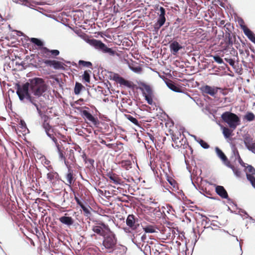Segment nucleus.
Instances as JSON below:
<instances>
[{"label":"nucleus","instance_id":"7ed1b4c3","mask_svg":"<svg viewBox=\"0 0 255 255\" xmlns=\"http://www.w3.org/2000/svg\"><path fill=\"white\" fill-rule=\"evenodd\" d=\"M15 89L16 90V94L21 101L23 100L24 98H26L36 108V106H39V105L36 103L35 99L32 97L30 93L29 81L22 85L18 83L16 84Z\"/></svg>","mask_w":255,"mask_h":255},{"label":"nucleus","instance_id":"5fc2aeb1","mask_svg":"<svg viewBox=\"0 0 255 255\" xmlns=\"http://www.w3.org/2000/svg\"><path fill=\"white\" fill-rule=\"evenodd\" d=\"M75 200L76 201V203L78 205H79L80 207L83 205V203L80 201V200L78 198V197H77L76 195H75Z\"/></svg>","mask_w":255,"mask_h":255},{"label":"nucleus","instance_id":"8fccbe9b","mask_svg":"<svg viewBox=\"0 0 255 255\" xmlns=\"http://www.w3.org/2000/svg\"><path fill=\"white\" fill-rule=\"evenodd\" d=\"M225 21L224 20H221L219 21V23L217 24L219 26H224L226 28V27H228L229 26H230L231 24L230 23H226L225 24Z\"/></svg>","mask_w":255,"mask_h":255},{"label":"nucleus","instance_id":"0eeeda50","mask_svg":"<svg viewBox=\"0 0 255 255\" xmlns=\"http://www.w3.org/2000/svg\"><path fill=\"white\" fill-rule=\"evenodd\" d=\"M103 241V245L109 250L110 253L115 249L117 243V239L115 235L111 231L109 232L105 236Z\"/></svg>","mask_w":255,"mask_h":255},{"label":"nucleus","instance_id":"ddd939ff","mask_svg":"<svg viewBox=\"0 0 255 255\" xmlns=\"http://www.w3.org/2000/svg\"><path fill=\"white\" fill-rule=\"evenodd\" d=\"M218 89H220V88L211 87L207 85H203L200 88L203 94H208L213 97L217 93Z\"/></svg>","mask_w":255,"mask_h":255},{"label":"nucleus","instance_id":"dca6fc26","mask_svg":"<svg viewBox=\"0 0 255 255\" xmlns=\"http://www.w3.org/2000/svg\"><path fill=\"white\" fill-rule=\"evenodd\" d=\"M113 80L121 85H124L128 88L132 87L131 82L125 80L124 78L121 77L118 74L115 73L113 77Z\"/></svg>","mask_w":255,"mask_h":255},{"label":"nucleus","instance_id":"f257e3e1","mask_svg":"<svg viewBox=\"0 0 255 255\" xmlns=\"http://www.w3.org/2000/svg\"><path fill=\"white\" fill-rule=\"evenodd\" d=\"M30 93L37 104L41 102L40 97L44 96V93L47 90L48 86L44 80L41 78L35 77L29 79Z\"/></svg>","mask_w":255,"mask_h":255},{"label":"nucleus","instance_id":"a18cd8bd","mask_svg":"<svg viewBox=\"0 0 255 255\" xmlns=\"http://www.w3.org/2000/svg\"><path fill=\"white\" fill-rule=\"evenodd\" d=\"M199 143H200L201 146L204 148L207 149L209 147V144L202 139H200V141H199Z\"/></svg>","mask_w":255,"mask_h":255},{"label":"nucleus","instance_id":"5701e85b","mask_svg":"<svg viewBox=\"0 0 255 255\" xmlns=\"http://www.w3.org/2000/svg\"><path fill=\"white\" fill-rule=\"evenodd\" d=\"M241 27L245 34L251 41L255 43V35L254 33L245 25H241Z\"/></svg>","mask_w":255,"mask_h":255},{"label":"nucleus","instance_id":"ea45409f","mask_svg":"<svg viewBox=\"0 0 255 255\" xmlns=\"http://www.w3.org/2000/svg\"><path fill=\"white\" fill-rule=\"evenodd\" d=\"M86 164H87V167L88 168H91L94 166V160L92 158H88L85 161Z\"/></svg>","mask_w":255,"mask_h":255},{"label":"nucleus","instance_id":"4d7b16f0","mask_svg":"<svg viewBox=\"0 0 255 255\" xmlns=\"http://www.w3.org/2000/svg\"><path fill=\"white\" fill-rule=\"evenodd\" d=\"M220 92L223 95H226L228 93L226 89H223L220 88Z\"/></svg>","mask_w":255,"mask_h":255},{"label":"nucleus","instance_id":"13d9d810","mask_svg":"<svg viewBox=\"0 0 255 255\" xmlns=\"http://www.w3.org/2000/svg\"><path fill=\"white\" fill-rule=\"evenodd\" d=\"M74 149L75 150L79 152H81V148L79 145H76L74 147Z\"/></svg>","mask_w":255,"mask_h":255},{"label":"nucleus","instance_id":"603ef678","mask_svg":"<svg viewBox=\"0 0 255 255\" xmlns=\"http://www.w3.org/2000/svg\"><path fill=\"white\" fill-rule=\"evenodd\" d=\"M225 60L228 62L231 66H234L235 65V61L231 58H225Z\"/></svg>","mask_w":255,"mask_h":255},{"label":"nucleus","instance_id":"412c9836","mask_svg":"<svg viewBox=\"0 0 255 255\" xmlns=\"http://www.w3.org/2000/svg\"><path fill=\"white\" fill-rule=\"evenodd\" d=\"M67 214L65 216L61 217L59 220L63 224L70 227L73 225L74 223V219L71 217L67 216Z\"/></svg>","mask_w":255,"mask_h":255},{"label":"nucleus","instance_id":"f8f14e48","mask_svg":"<svg viewBox=\"0 0 255 255\" xmlns=\"http://www.w3.org/2000/svg\"><path fill=\"white\" fill-rule=\"evenodd\" d=\"M43 62L47 66L52 67L54 69H64L65 64L60 61L50 60V59H43Z\"/></svg>","mask_w":255,"mask_h":255},{"label":"nucleus","instance_id":"39448f33","mask_svg":"<svg viewBox=\"0 0 255 255\" xmlns=\"http://www.w3.org/2000/svg\"><path fill=\"white\" fill-rule=\"evenodd\" d=\"M172 139L176 147L178 148L183 147L184 149H188L191 151V154L193 152L192 147L189 145L186 138L184 134H182L180 131L176 130L173 131L171 133Z\"/></svg>","mask_w":255,"mask_h":255},{"label":"nucleus","instance_id":"de8ad7c7","mask_svg":"<svg viewBox=\"0 0 255 255\" xmlns=\"http://www.w3.org/2000/svg\"><path fill=\"white\" fill-rule=\"evenodd\" d=\"M169 184L173 186V188H176L177 187V184L176 182L172 178L168 179Z\"/></svg>","mask_w":255,"mask_h":255},{"label":"nucleus","instance_id":"c85d7f7f","mask_svg":"<svg viewBox=\"0 0 255 255\" xmlns=\"http://www.w3.org/2000/svg\"><path fill=\"white\" fill-rule=\"evenodd\" d=\"M255 119V115L251 112H248L243 117V120L247 122H252Z\"/></svg>","mask_w":255,"mask_h":255},{"label":"nucleus","instance_id":"1a4fd4ad","mask_svg":"<svg viewBox=\"0 0 255 255\" xmlns=\"http://www.w3.org/2000/svg\"><path fill=\"white\" fill-rule=\"evenodd\" d=\"M92 230L94 233L102 237L105 236L111 231L109 226L102 222L93 226Z\"/></svg>","mask_w":255,"mask_h":255},{"label":"nucleus","instance_id":"c9c22d12","mask_svg":"<svg viewBox=\"0 0 255 255\" xmlns=\"http://www.w3.org/2000/svg\"><path fill=\"white\" fill-rule=\"evenodd\" d=\"M216 152L218 156L222 160H227V157L223 152L218 147L216 148Z\"/></svg>","mask_w":255,"mask_h":255},{"label":"nucleus","instance_id":"e433bc0d","mask_svg":"<svg viewBox=\"0 0 255 255\" xmlns=\"http://www.w3.org/2000/svg\"><path fill=\"white\" fill-rule=\"evenodd\" d=\"M232 130L230 129L229 128L226 127H224L223 128V133L224 136L226 138H229L231 136L232 134Z\"/></svg>","mask_w":255,"mask_h":255},{"label":"nucleus","instance_id":"9b49d317","mask_svg":"<svg viewBox=\"0 0 255 255\" xmlns=\"http://www.w3.org/2000/svg\"><path fill=\"white\" fill-rule=\"evenodd\" d=\"M57 150L58 153L59 158L61 161H64L67 167H68L69 162L67 160L65 156L66 151L68 150L66 145L64 146L61 143L56 146Z\"/></svg>","mask_w":255,"mask_h":255},{"label":"nucleus","instance_id":"338daca9","mask_svg":"<svg viewBox=\"0 0 255 255\" xmlns=\"http://www.w3.org/2000/svg\"><path fill=\"white\" fill-rule=\"evenodd\" d=\"M101 143L102 144H105V145H106V144H107L106 141L104 140H102V141H101Z\"/></svg>","mask_w":255,"mask_h":255},{"label":"nucleus","instance_id":"a19ab883","mask_svg":"<svg viewBox=\"0 0 255 255\" xmlns=\"http://www.w3.org/2000/svg\"><path fill=\"white\" fill-rule=\"evenodd\" d=\"M54 142L55 146H56L58 144H60L61 142H58L57 138L55 137V133L54 132L48 136Z\"/></svg>","mask_w":255,"mask_h":255},{"label":"nucleus","instance_id":"423d86ee","mask_svg":"<svg viewBox=\"0 0 255 255\" xmlns=\"http://www.w3.org/2000/svg\"><path fill=\"white\" fill-rule=\"evenodd\" d=\"M221 118L223 121L227 123L229 127L233 129H235L237 126L240 124V119L235 114L230 112L224 113Z\"/></svg>","mask_w":255,"mask_h":255},{"label":"nucleus","instance_id":"79ce46f5","mask_svg":"<svg viewBox=\"0 0 255 255\" xmlns=\"http://www.w3.org/2000/svg\"><path fill=\"white\" fill-rule=\"evenodd\" d=\"M46 134L49 136L51 133L54 132V128L52 126H50L49 127H46V128H44Z\"/></svg>","mask_w":255,"mask_h":255},{"label":"nucleus","instance_id":"6ab92c4d","mask_svg":"<svg viewBox=\"0 0 255 255\" xmlns=\"http://www.w3.org/2000/svg\"><path fill=\"white\" fill-rule=\"evenodd\" d=\"M110 179V182L115 184H122L123 183L122 179L117 174L113 172H109L107 174Z\"/></svg>","mask_w":255,"mask_h":255},{"label":"nucleus","instance_id":"09e8293b","mask_svg":"<svg viewBox=\"0 0 255 255\" xmlns=\"http://www.w3.org/2000/svg\"><path fill=\"white\" fill-rule=\"evenodd\" d=\"M232 169L233 170L234 173H235V174L237 176H238V177H240L241 176V171L239 169L235 167L234 166V168H232Z\"/></svg>","mask_w":255,"mask_h":255},{"label":"nucleus","instance_id":"bf43d9fd","mask_svg":"<svg viewBox=\"0 0 255 255\" xmlns=\"http://www.w3.org/2000/svg\"><path fill=\"white\" fill-rule=\"evenodd\" d=\"M82 156V158L83 159L84 161H85L86 159H88V158L87 157V155L85 153V152H83L82 153V155H81Z\"/></svg>","mask_w":255,"mask_h":255},{"label":"nucleus","instance_id":"c756f323","mask_svg":"<svg viewBox=\"0 0 255 255\" xmlns=\"http://www.w3.org/2000/svg\"><path fill=\"white\" fill-rule=\"evenodd\" d=\"M83 88H84V87L82 85L81 83H80L77 82H76L74 90L75 94H79Z\"/></svg>","mask_w":255,"mask_h":255},{"label":"nucleus","instance_id":"e2e57ef3","mask_svg":"<svg viewBox=\"0 0 255 255\" xmlns=\"http://www.w3.org/2000/svg\"><path fill=\"white\" fill-rule=\"evenodd\" d=\"M158 255H169L162 252L161 253H159Z\"/></svg>","mask_w":255,"mask_h":255},{"label":"nucleus","instance_id":"4be33fe9","mask_svg":"<svg viewBox=\"0 0 255 255\" xmlns=\"http://www.w3.org/2000/svg\"><path fill=\"white\" fill-rule=\"evenodd\" d=\"M215 191L216 193L222 198H228L229 196L228 193L223 186L220 185L217 186L215 188Z\"/></svg>","mask_w":255,"mask_h":255},{"label":"nucleus","instance_id":"f03ea898","mask_svg":"<svg viewBox=\"0 0 255 255\" xmlns=\"http://www.w3.org/2000/svg\"><path fill=\"white\" fill-rule=\"evenodd\" d=\"M29 41L38 46L37 48L39 50L38 54L44 59L56 58L60 54L58 50H50L46 47L44 46V43L37 38H31L29 39Z\"/></svg>","mask_w":255,"mask_h":255},{"label":"nucleus","instance_id":"f3484780","mask_svg":"<svg viewBox=\"0 0 255 255\" xmlns=\"http://www.w3.org/2000/svg\"><path fill=\"white\" fill-rule=\"evenodd\" d=\"M36 108L41 119L43 120L42 124V128H46V127H49L50 126L49 124L50 118L47 115L42 113L39 106H36Z\"/></svg>","mask_w":255,"mask_h":255},{"label":"nucleus","instance_id":"37998d69","mask_svg":"<svg viewBox=\"0 0 255 255\" xmlns=\"http://www.w3.org/2000/svg\"><path fill=\"white\" fill-rule=\"evenodd\" d=\"M247 179L250 181L252 186L255 188V177L252 175H247Z\"/></svg>","mask_w":255,"mask_h":255},{"label":"nucleus","instance_id":"2f4dec72","mask_svg":"<svg viewBox=\"0 0 255 255\" xmlns=\"http://www.w3.org/2000/svg\"><path fill=\"white\" fill-rule=\"evenodd\" d=\"M78 64L79 66H82L83 67H86L88 68H90L91 69L92 68V63L91 62L85 61L84 60H80L78 62Z\"/></svg>","mask_w":255,"mask_h":255},{"label":"nucleus","instance_id":"6e6552de","mask_svg":"<svg viewBox=\"0 0 255 255\" xmlns=\"http://www.w3.org/2000/svg\"><path fill=\"white\" fill-rule=\"evenodd\" d=\"M141 86L140 90L142 91L145 100L149 105H152L153 93L151 88L145 83H141Z\"/></svg>","mask_w":255,"mask_h":255},{"label":"nucleus","instance_id":"a211bd4d","mask_svg":"<svg viewBox=\"0 0 255 255\" xmlns=\"http://www.w3.org/2000/svg\"><path fill=\"white\" fill-rule=\"evenodd\" d=\"M80 113L81 115L84 119L88 120L95 125H96L98 124V119L92 116L87 110H80Z\"/></svg>","mask_w":255,"mask_h":255},{"label":"nucleus","instance_id":"393cba45","mask_svg":"<svg viewBox=\"0 0 255 255\" xmlns=\"http://www.w3.org/2000/svg\"><path fill=\"white\" fill-rule=\"evenodd\" d=\"M47 178L51 183L53 184L58 180L59 175L55 171H51L47 174Z\"/></svg>","mask_w":255,"mask_h":255},{"label":"nucleus","instance_id":"2eb2a0df","mask_svg":"<svg viewBox=\"0 0 255 255\" xmlns=\"http://www.w3.org/2000/svg\"><path fill=\"white\" fill-rule=\"evenodd\" d=\"M68 172L66 174V182L65 183L67 185L70 186L73 184L76 180L75 175L74 174L73 170L71 168V166L68 163Z\"/></svg>","mask_w":255,"mask_h":255},{"label":"nucleus","instance_id":"20e7f679","mask_svg":"<svg viewBox=\"0 0 255 255\" xmlns=\"http://www.w3.org/2000/svg\"><path fill=\"white\" fill-rule=\"evenodd\" d=\"M88 43L91 46L95 47V49L102 52L104 53H107L111 56H120L115 50L113 48L108 47L105 44L103 43L101 40L91 39L88 40Z\"/></svg>","mask_w":255,"mask_h":255},{"label":"nucleus","instance_id":"680f3d73","mask_svg":"<svg viewBox=\"0 0 255 255\" xmlns=\"http://www.w3.org/2000/svg\"><path fill=\"white\" fill-rule=\"evenodd\" d=\"M149 137L150 139L153 142L154 139V136L153 135H152L151 134H149Z\"/></svg>","mask_w":255,"mask_h":255},{"label":"nucleus","instance_id":"9d476101","mask_svg":"<svg viewBox=\"0 0 255 255\" xmlns=\"http://www.w3.org/2000/svg\"><path fill=\"white\" fill-rule=\"evenodd\" d=\"M159 11L160 13L159 15L157 21L154 25V28L156 31H157L160 29V28L164 24L166 21V18L165 17V9L163 7H160Z\"/></svg>","mask_w":255,"mask_h":255},{"label":"nucleus","instance_id":"bb28decb","mask_svg":"<svg viewBox=\"0 0 255 255\" xmlns=\"http://www.w3.org/2000/svg\"><path fill=\"white\" fill-rule=\"evenodd\" d=\"M166 85L171 90L176 92H182V89L178 86H177L175 84L171 81L166 82Z\"/></svg>","mask_w":255,"mask_h":255},{"label":"nucleus","instance_id":"72a5a7b5","mask_svg":"<svg viewBox=\"0 0 255 255\" xmlns=\"http://www.w3.org/2000/svg\"><path fill=\"white\" fill-rule=\"evenodd\" d=\"M246 170L247 172V175H252V176H254V175H255V169L252 165H248L247 166Z\"/></svg>","mask_w":255,"mask_h":255},{"label":"nucleus","instance_id":"c03bdc74","mask_svg":"<svg viewBox=\"0 0 255 255\" xmlns=\"http://www.w3.org/2000/svg\"><path fill=\"white\" fill-rule=\"evenodd\" d=\"M81 208L82 209L85 216H88L91 214V212L89 208L85 207L84 204L81 206Z\"/></svg>","mask_w":255,"mask_h":255},{"label":"nucleus","instance_id":"b1692460","mask_svg":"<svg viewBox=\"0 0 255 255\" xmlns=\"http://www.w3.org/2000/svg\"><path fill=\"white\" fill-rule=\"evenodd\" d=\"M169 48L171 53L175 55L179 50L182 48V47L177 41H174L170 44Z\"/></svg>","mask_w":255,"mask_h":255},{"label":"nucleus","instance_id":"aec40b11","mask_svg":"<svg viewBox=\"0 0 255 255\" xmlns=\"http://www.w3.org/2000/svg\"><path fill=\"white\" fill-rule=\"evenodd\" d=\"M224 41L225 43V45L224 46L225 49L228 48L230 46H232L233 44L231 36V31L229 30V27H226Z\"/></svg>","mask_w":255,"mask_h":255},{"label":"nucleus","instance_id":"4c0bfd02","mask_svg":"<svg viewBox=\"0 0 255 255\" xmlns=\"http://www.w3.org/2000/svg\"><path fill=\"white\" fill-rule=\"evenodd\" d=\"M91 72V70L85 71L83 75V79L86 82L89 83L90 81V73Z\"/></svg>","mask_w":255,"mask_h":255},{"label":"nucleus","instance_id":"864d4df0","mask_svg":"<svg viewBox=\"0 0 255 255\" xmlns=\"http://www.w3.org/2000/svg\"><path fill=\"white\" fill-rule=\"evenodd\" d=\"M223 161L224 162V163L226 164V165L228 167L231 168V169L234 168V166L231 164L230 161L227 158V160H223Z\"/></svg>","mask_w":255,"mask_h":255},{"label":"nucleus","instance_id":"6e6d98bb","mask_svg":"<svg viewBox=\"0 0 255 255\" xmlns=\"http://www.w3.org/2000/svg\"><path fill=\"white\" fill-rule=\"evenodd\" d=\"M20 126V128L22 129L25 128H26V124L23 121L21 120L20 122V123L19 124Z\"/></svg>","mask_w":255,"mask_h":255},{"label":"nucleus","instance_id":"774afa93","mask_svg":"<svg viewBox=\"0 0 255 255\" xmlns=\"http://www.w3.org/2000/svg\"><path fill=\"white\" fill-rule=\"evenodd\" d=\"M239 158H240V163H241L242 165H243V164H244V163L243 162V161H242V160L241 159V157H239Z\"/></svg>","mask_w":255,"mask_h":255},{"label":"nucleus","instance_id":"3c124183","mask_svg":"<svg viewBox=\"0 0 255 255\" xmlns=\"http://www.w3.org/2000/svg\"><path fill=\"white\" fill-rule=\"evenodd\" d=\"M213 59L216 62L219 64H222L223 63V59L218 55L214 56Z\"/></svg>","mask_w":255,"mask_h":255},{"label":"nucleus","instance_id":"58836bf2","mask_svg":"<svg viewBox=\"0 0 255 255\" xmlns=\"http://www.w3.org/2000/svg\"><path fill=\"white\" fill-rule=\"evenodd\" d=\"M126 117L127 118V119H128L129 121L132 123L134 125L136 126H139L138 122L136 119L130 115H126Z\"/></svg>","mask_w":255,"mask_h":255},{"label":"nucleus","instance_id":"cd10ccee","mask_svg":"<svg viewBox=\"0 0 255 255\" xmlns=\"http://www.w3.org/2000/svg\"><path fill=\"white\" fill-rule=\"evenodd\" d=\"M245 144L247 148L250 150H252L255 148V143L253 142L252 139L250 137L245 138Z\"/></svg>","mask_w":255,"mask_h":255},{"label":"nucleus","instance_id":"a878e982","mask_svg":"<svg viewBox=\"0 0 255 255\" xmlns=\"http://www.w3.org/2000/svg\"><path fill=\"white\" fill-rule=\"evenodd\" d=\"M213 235L215 238L218 240H223L227 235L224 231L220 229L214 231Z\"/></svg>","mask_w":255,"mask_h":255},{"label":"nucleus","instance_id":"0e129e2a","mask_svg":"<svg viewBox=\"0 0 255 255\" xmlns=\"http://www.w3.org/2000/svg\"><path fill=\"white\" fill-rule=\"evenodd\" d=\"M145 239H146V235L144 234V235H142V236L141 237V240L142 241H143Z\"/></svg>","mask_w":255,"mask_h":255},{"label":"nucleus","instance_id":"052dcab7","mask_svg":"<svg viewBox=\"0 0 255 255\" xmlns=\"http://www.w3.org/2000/svg\"><path fill=\"white\" fill-rule=\"evenodd\" d=\"M106 145L109 148H114V146L113 144L108 143L106 144Z\"/></svg>","mask_w":255,"mask_h":255},{"label":"nucleus","instance_id":"69168bd1","mask_svg":"<svg viewBox=\"0 0 255 255\" xmlns=\"http://www.w3.org/2000/svg\"><path fill=\"white\" fill-rule=\"evenodd\" d=\"M82 109H89L88 107H80L78 108V110Z\"/></svg>","mask_w":255,"mask_h":255},{"label":"nucleus","instance_id":"f704fd0d","mask_svg":"<svg viewBox=\"0 0 255 255\" xmlns=\"http://www.w3.org/2000/svg\"><path fill=\"white\" fill-rule=\"evenodd\" d=\"M68 158L71 160L72 162H75L76 159L74 156V150L72 149H70L68 151Z\"/></svg>","mask_w":255,"mask_h":255},{"label":"nucleus","instance_id":"473e14b6","mask_svg":"<svg viewBox=\"0 0 255 255\" xmlns=\"http://www.w3.org/2000/svg\"><path fill=\"white\" fill-rule=\"evenodd\" d=\"M121 166L126 170L131 168V162L130 160H124L121 162Z\"/></svg>","mask_w":255,"mask_h":255},{"label":"nucleus","instance_id":"7c9ffc66","mask_svg":"<svg viewBox=\"0 0 255 255\" xmlns=\"http://www.w3.org/2000/svg\"><path fill=\"white\" fill-rule=\"evenodd\" d=\"M143 231L146 233H153L156 232L155 227L151 225H148L143 228Z\"/></svg>","mask_w":255,"mask_h":255},{"label":"nucleus","instance_id":"49530a36","mask_svg":"<svg viewBox=\"0 0 255 255\" xmlns=\"http://www.w3.org/2000/svg\"><path fill=\"white\" fill-rule=\"evenodd\" d=\"M130 69L134 72L140 73L142 71V68L140 66L132 67L130 66Z\"/></svg>","mask_w":255,"mask_h":255},{"label":"nucleus","instance_id":"4468645a","mask_svg":"<svg viewBox=\"0 0 255 255\" xmlns=\"http://www.w3.org/2000/svg\"><path fill=\"white\" fill-rule=\"evenodd\" d=\"M138 219L132 214L129 215L126 220L127 225L132 230H135L139 226Z\"/></svg>","mask_w":255,"mask_h":255}]
</instances>
